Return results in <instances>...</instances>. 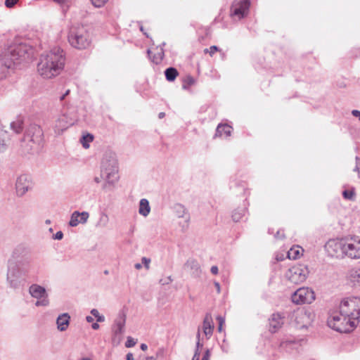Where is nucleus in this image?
<instances>
[{"label":"nucleus","instance_id":"f257e3e1","mask_svg":"<svg viewBox=\"0 0 360 360\" xmlns=\"http://www.w3.org/2000/svg\"><path fill=\"white\" fill-rule=\"evenodd\" d=\"M63 51L56 47L40 56L37 70L44 78L51 79L58 75L65 66Z\"/></svg>","mask_w":360,"mask_h":360},{"label":"nucleus","instance_id":"f03ea898","mask_svg":"<svg viewBox=\"0 0 360 360\" xmlns=\"http://www.w3.org/2000/svg\"><path fill=\"white\" fill-rule=\"evenodd\" d=\"M100 170L101 176L105 179L103 189L111 190L120 180L119 162L115 152L107 149L103 153L100 160Z\"/></svg>","mask_w":360,"mask_h":360},{"label":"nucleus","instance_id":"7ed1b4c3","mask_svg":"<svg viewBox=\"0 0 360 360\" xmlns=\"http://www.w3.org/2000/svg\"><path fill=\"white\" fill-rule=\"evenodd\" d=\"M22 147L27 153H39L44 144V132L41 127L36 124H31L26 129L22 138Z\"/></svg>","mask_w":360,"mask_h":360},{"label":"nucleus","instance_id":"20e7f679","mask_svg":"<svg viewBox=\"0 0 360 360\" xmlns=\"http://www.w3.org/2000/svg\"><path fill=\"white\" fill-rule=\"evenodd\" d=\"M33 55L32 48L26 44H19L10 47L4 55V63L7 69L12 68L18 61L30 60Z\"/></svg>","mask_w":360,"mask_h":360},{"label":"nucleus","instance_id":"39448f33","mask_svg":"<svg viewBox=\"0 0 360 360\" xmlns=\"http://www.w3.org/2000/svg\"><path fill=\"white\" fill-rule=\"evenodd\" d=\"M89 29L88 25L71 27L68 37L70 45L78 49H83L88 47L90 43Z\"/></svg>","mask_w":360,"mask_h":360},{"label":"nucleus","instance_id":"423d86ee","mask_svg":"<svg viewBox=\"0 0 360 360\" xmlns=\"http://www.w3.org/2000/svg\"><path fill=\"white\" fill-rule=\"evenodd\" d=\"M341 316H347L354 321L360 318V297H350L343 299L339 306Z\"/></svg>","mask_w":360,"mask_h":360},{"label":"nucleus","instance_id":"0eeeda50","mask_svg":"<svg viewBox=\"0 0 360 360\" xmlns=\"http://www.w3.org/2000/svg\"><path fill=\"white\" fill-rule=\"evenodd\" d=\"M328 326L340 333H349L352 331L358 324L357 321H354L347 316L335 314L329 318L328 321Z\"/></svg>","mask_w":360,"mask_h":360},{"label":"nucleus","instance_id":"6e6552de","mask_svg":"<svg viewBox=\"0 0 360 360\" xmlns=\"http://www.w3.org/2000/svg\"><path fill=\"white\" fill-rule=\"evenodd\" d=\"M127 314L124 310L119 311L111 327L112 330V343L117 346L123 339V335L125 332Z\"/></svg>","mask_w":360,"mask_h":360},{"label":"nucleus","instance_id":"1a4fd4ad","mask_svg":"<svg viewBox=\"0 0 360 360\" xmlns=\"http://www.w3.org/2000/svg\"><path fill=\"white\" fill-rule=\"evenodd\" d=\"M309 274V270L304 265L300 264L289 269L285 274L287 279L294 284L304 282Z\"/></svg>","mask_w":360,"mask_h":360},{"label":"nucleus","instance_id":"9d476101","mask_svg":"<svg viewBox=\"0 0 360 360\" xmlns=\"http://www.w3.org/2000/svg\"><path fill=\"white\" fill-rule=\"evenodd\" d=\"M296 304H310L315 300V293L309 288H300L291 296Z\"/></svg>","mask_w":360,"mask_h":360},{"label":"nucleus","instance_id":"9b49d317","mask_svg":"<svg viewBox=\"0 0 360 360\" xmlns=\"http://www.w3.org/2000/svg\"><path fill=\"white\" fill-rule=\"evenodd\" d=\"M314 314L309 310L300 309L292 314V319L294 320L297 327L303 328L307 327L313 321Z\"/></svg>","mask_w":360,"mask_h":360},{"label":"nucleus","instance_id":"f8f14e48","mask_svg":"<svg viewBox=\"0 0 360 360\" xmlns=\"http://www.w3.org/2000/svg\"><path fill=\"white\" fill-rule=\"evenodd\" d=\"M345 256L352 259L360 258V237L354 236L345 238Z\"/></svg>","mask_w":360,"mask_h":360},{"label":"nucleus","instance_id":"ddd939ff","mask_svg":"<svg viewBox=\"0 0 360 360\" xmlns=\"http://www.w3.org/2000/svg\"><path fill=\"white\" fill-rule=\"evenodd\" d=\"M345 238L330 240L326 245V250L332 257H342L345 256Z\"/></svg>","mask_w":360,"mask_h":360},{"label":"nucleus","instance_id":"4468645a","mask_svg":"<svg viewBox=\"0 0 360 360\" xmlns=\"http://www.w3.org/2000/svg\"><path fill=\"white\" fill-rule=\"evenodd\" d=\"M29 292L32 297L38 300L35 303L36 306L46 307L49 305L48 295L44 287L37 284H32L29 288Z\"/></svg>","mask_w":360,"mask_h":360},{"label":"nucleus","instance_id":"2eb2a0df","mask_svg":"<svg viewBox=\"0 0 360 360\" xmlns=\"http://www.w3.org/2000/svg\"><path fill=\"white\" fill-rule=\"evenodd\" d=\"M250 3V0H236L231 6V15L243 18L248 12Z\"/></svg>","mask_w":360,"mask_h":360},{"label":"nucleus","instance_id":"dca6fc26","mask_svg":"<svg viewBox=\"0 0 360 360\" xmlns=\"http://www.w3.org/2000/svg\"><path fill=\"white\" fill-rule=\"evenodd\" d=\"M32 187L30 178L26 174H22L18 177L15 183L17 195H24Z\"/></svg>","mask_w":360,"mask_h":360},{"label":"nucleus","instance_id":"f3484780","mask_svg":"<svg viewBox=\"0 0 360 360\" xmlns=\"http://www.w3.org/2000/svg\"><path fill=\"white\" fill-rule=\"evenodd\" d=\"M20 276V271L18 266L15 263H11L8 265L7 272V281L10 286L12 288H17L18 285V279Z\"/></svg>","mask_w":360,"mask_h":360},{"label":"nucleus","instance_id":"a211bd4d","mask_svg":"<svg viewBox=\"0 0 360 360\" xmlns=\"http://www.w3.org/2000/svg\"><path fill=\"white\" fill-rule=\"evenodd\" d=\"M89 217V214L87 212H79V211H75L70 217L69 225L72 227L77 226L79 224H85Z\"/></svg>","mask_w":360,"mask_h":360},{"label":"nucleus","instance_id":"6ab92c4d","mask_svg":"<svg viewBox=\"0 0 360 360\" xmlns=\"http://www.w3.org/2000/svg\"><path fill=\"white\" fill-rule=\"evenodd\" d=\"M269 330L271 333H276L281 328L284 323V316L281 313H274L269 319Z\"/></svg>","mask_w":360,"mask_h":360},{"label":"nucleus","instance_id":"aec40b11","mask_svg":"<svg viewBox=\"0 0 360 360\" xmlns=\"http://www.w3.org/2000/svg\"><path fill=\"white\" fill-rule=\"evenodd\" d=\"M203 333L209 338L213 333L214 323L212 321V317L210 313H207L203 320Z\"/></svg>","mask_w":360,"mask_h":360},{"label":"nucleus","instance_id":"412c9836","mask_svg":"<svg viewBox=\"0 0 360 360\" xmlns=\"http://www.w3.org/2000/svg\"><path fill=\"white\" fill-rule=\"evenodd\" d=\"M70 316L68 313H63L58 316L56 319L57 328L60 331H65L67 330L70 324Z\"/></svg>","mask_w":360,"mask_h":360},{"label":"nucleus","instance_id":"4be33fe9","mask_svg":"<svg viewBox=\"0 0 360 360\" xmlns=\"http://www.w3.org/2000/svg\"><path fill=\"white\" fill-rule=\"evenodd\" d=\"M185 268L190 271L193 277L200 276L201 270L198 262L195 259H188L185 264Z\"/></svg>","mask_w":360,"mask_h":360},{"label":"nucleus","instance_id":"5701e85b","mask_svg":"<svg viewBox=\"0 0 360 360\" xmlns=\"http://www.w3.org/2000/svg\"><path fill=\"white\" fill-rule=\"evenodd\" d=\"M72 123H68L66 117L63 115L60 117L56 122L55 132L60 134L66 129Z\"/></svg>","mask_w":360,"mask_h":360},{"label":"nucleus","instance_id":"b1692460","mask_svg":"<svg viewBox=\"0 0 360 360\" xmlns=\"http://www.w3.org/2000/svg\"><path fill=\"white\" fill-rule=\"evenodd\" d=\"M150 212V206L149 202L146 198H142L139 202V213L146 217Z\"/></svg>","mask_w":360,"mask_h":360},{"label":"nucleus","instance_id":"393cba45","mask_svg":"<svg viewBox=\"0 0 360 360\" xmlns=\"http://www.w3.org/2000/svg\"><path fill=\"white\" fill-rule=\"evenodd\" d=\"M231 133V127L228 124H219L216 129V136L225 135L229 136Z\"/></svg>","mask_w":360,"mask_h":360},{"label":"nucleus","instance_id":"a878e982","mask_svg":"<svg viewBox=\"0 0 360 360\" xmlns=\"http://www.w3.org/2000/svg\"><path fill=\"white\" fill-rule=\"evenodd\" d=\"M165 75L167 80L169 82L174 81L178 75V71L176 68L170 67L165 70Z\"/></svg>","mask_w":360,"mask_h":360},{"label":"nucleus","instance_id":"bb28decb","mask_svg":"<svg viewBox=\"0 0 360 360\" xmlns=\"http://www.w3.org/2000/svg\"><path fill=\"white\" fill-rule=\"evenodd\" d=\"M350 281L354 285H360V269H353L349 275Z\"/></svg>","mask_w":360,"mask_h":360},{"label":"nucleus","instance_id":"cd10ccee","mask_svg":"<svg viewBox=\"0 0 360 360\" xmlns=\"http://www.w3.org/2000/svg\"><path fill=\"white\" fill-rule=\"evenodd\" d=\"M23 122L21 119H17L11 123V128L16 133L19 134L22 131Z\"/></svg>","mask_w":360,"mask_h":360},{"label":"nucleus","instance_id":"c85d7f7f","mask_svg":"<svg viewBox=\"0 0 360 360\" xmlns=\"http://www.w3.org/2000/svg\"><path fill=\"white\" fill-rule=\"evenodd\" d=\"M301 248L300 246L294 247L288 252V257L290 259H296L300 257Z\"/></svg>","mask_w":360,"mask_h":360},{"label":"nucleus","instance_id":"c756f323","mask_svg":"<svg viewBox=\"0 0 360 360\" xmlns=\"http://www.w3.org/2000/svg\"><path fill=\"white\" fill-rule=\"evenodd\" d=\"M174 210L176 213V215L179 218L184 217L185 214H186V210L185 207L179 203L175 204L174 205Z\"/></svg>","mask_w":360,"mask_h":360},{"label":"nucleus","instance_id":"7c9ffc66","mask_svg":"<svg viewBox=\"0 0 360 360\" xmlns=\"http://www.w3.org/2000/svg\"><path fill=\"white\" fill-rule=\"evenodd\" d=\"M109 221L108 216L105 213H101L96 226L99 227H105Z\"/></svg>","mask_w":360,"mask_h":360},{"label":"nucleus","instance_id":"2f4dec72","mask_svg":"<svg viewBox=\"0 0 360 360\" xmlns=\"http://www.w3.org/2000/svg\"><path fill=\"white\" fill-rule=\"evenodd\" d=\"M147 53H148V55L149 58H150V60L154 63H156V64H158L159 63L161 62V60H162V58H163V55H164L162 51L159 52L158 54H154V55H152V52L150 50H148Z\"/></svg>","mask_w":360,"mask_h":360},{"label":"nucleus","instance_id":"473e14b6","mask_svg":"<svg viewBox=\"0 0 360 360\" xmlns=\"http://www.w3.org/2000/svg\"><path fill=\"white\" fill-rule=\"evenodd\" d=\"M245 210L244 208L238 209L233 211L232 214V219L234 221H239L244 216Z\"/></svg>","mask_w":360,"mask_h":360},{"label":"nucleus","instance_id":"72a5a7b5","mask_svg":"<svg viewBox=\"0 0 360 360\" xmlns=\"http://www.w3.org/2000/svg\"><path fill=\"white\" fill-rule=\"evenodd\" d=\"M90 134L86 132L84 134L82 138L80 139V143L82 144L84 148H89L90 145Z\"/></svg>","mask_w":360,"mask_h":360},{"label":"nucleus","instance_id":"f704fd0d","mask_svg":"<svg viewBox=\"0 0 360 360\" xmlns=\"http://www.w3.org/2000/svg\"><path fill=\"white\" fill-rule=\"evenodd\" d=\"M91 315L95 317L97 322L103 323L105 321V316L101 314L99 311L96 309H91Z\"/></svg>","mask_w":360,"mask_h":360},{"label":"nucleus","instance_id":"c9c22d12","mask_svg":"<svg viewBox=\"0 0 360 360\" xmlns=\"http://www.w3.org/2000/svg\"><path fill=\"white\" fill-rule=\"evenodd\" d=\"M193 84H194L193 78L188 76L184 80V84H183V88L187 89L189 86H191Z\"/></svg>","mask_w":360,"mask_h":360},{"label":"nucleus","instance_id":"e433bc0d","mask_svg":"<svg viewBox=\"0 0 360 360\" xmlns=\"http://www.w3.org/2000/svg\"><path fill=\"white\" fill-rule=\"evenodd\" d=\"M342 195L345 199L352 200L354 196V193L353 191L345 190L343 191Z\"/></svg>","mask_w":360,"mask_h":360},{"label":"nucleus","instance_id":"4c0bfd02","mask_svg":"<svg viewBox=\"0 0 360 360\" xmlns=\"http://www.w3.org/2000/svg\"><path fill=\"white\" fill-rule=\"evenodd\" d=\"M108 0H91V4L95 7L100 8L103 6Z\"/></svg>","mask_w":360,"mask_h":360},{"label":"nucleus","instance_id":"58836bf2","mask_svg":"<svg viewBox=\"0 0 360 360\" xmlns=\"http://www.w3.org/2000/svg\"><path fill=\"white\" fill-rule=\"evenodd\" d=\"M136 342L134 338H132L131 337H128L127 340L125 342V347H134L136 345Z\"/></svg>","mask_w":360,"mask_h":360},{"label":"nucleus","instance_id":"ea45409f","mask_svg":"<svg viewBox=\"0 0 360 360\" xmlns=\"http://www.w3.org/2000/svg\"><path fill=\"white\" fill-rule=\"evenodd\" d=\"M217 320L219 322L218 330L219 332H221L222 331V326L224 323V319L223 317L219 316H217Z\"/></svg>","mask_w":360,"mask_h":360},{"label":"nucleus","instance_id":"a19ab883","mask_svg":"<svg viewBox=\"0 0 360 360\" xmlns=\"http://www.w3.org/2000/svg\"><path fill=\"white\" fill-rule=\"evenodd\" d=\"M218 47L217 46H210V49H206L205 50V52H209L210 55L212 56L214 53L218 51Z\"/></svg>","mask_w":360,"mask_h":360},{"label":"nucleus","instance_id":"79ce46f5","mask_svg":"<svg viewBox=\"0 0 360 360\" xmlns=\"http://www.w3.org/2000/svg\"><path fill=\"white\" fill-rule=\"evenodd\" d=\"M141 261H142V263L143 264L145 268L146 269H148L150 268V259L147 257H142Z\"/></svg>","mask_w":360,"mask_h":360},{"label":"nucleus","instance_id":"37998d69","mask_svg":"<svg viewBox=\"0 0 360 360\" xmlns=\"http://www.w3.org/2000/svg\"><path fill=\"white\" fill-rule=\"evenodd\" d=\"M354 170L358 172L359 177L360 178V158L358 157H356V167Z\"/></svg>","mask_w":360,"mask_h":360},{"label":"nucleus","instance_id":"c03bdc74","mask_svg":"<svg viewBox=\"0 0 360 360\" xmlns=\"http://www.w3.org/2000/svg\"><path fill=\"white\" fill-rule=\"evenodd\" d=\"M18 0H6L5 1V5L7 8H12Z\"/></svg>","mask_w":360,"mask_h":360},{"label":"nucleus","instance_id":"a18cd8bd","mask_svg":"<svg viewBox=\"0 0 360 360\" xmlns=\"http://www.w3.org/2000/svg\"><path fill=\"white\" fill-rule=\"evenodd\" d=\"M284 237L285 236L283 230H278L275 235V238L276 239H283Z\"/></svg>","mask_w":360,"mask_h":360},{"label":"nucleus","instance_id":"49530a36","mask_svg":"<svg viewBox=\"0 0 360 360\" xmlns=\"http://www.w3.org/2000/svg\"><path fill=\"white\" fill-rule=\"evenodd\" d=\"M63 238V233L62 231H59L53 235V238L55 240H61Z\"/></svg>","mask_w":360,"mask_h":360},{"label":"nucleus","instance_id":"de8ad7c7","mask_svg":"<svg viewBox=\"0 0 360 360\" xmlns=\"http://www.w3.org/2000/svg\"><path fill=\"white\" fill-rule=\"evenodd\" d=\"M172 281V279L171 278V276H168L165 279H161L160 281V283L162 285H167V284H169V283H171Z\"/></svg>","mask_w":360,"mask_h":360},{"label":"nucleus","instance_id":"09e8293b","mask_svg":"<svg viewBox=\"0 0 360 360\" xmlns=\"http://www.w3.org/2000/svg\"><path fill=\"white\" fill-rule=\"evenodd\" d=\"M210 352L209 349H207L203 354V356L202 358V360H210Z\"/></svg>","mask_w":360,"mask_h":360},{"label":"nucleus","instance_id":"8fccbe9b","mask_svg":"<svg viewBox=\"0 0 360 360\" xmlns=\"http://www.w3.org/2000/svg\"><path fill=\"white\" fill-rule=\"evenodd\" d=\"M210 271L212 274L217 275L219 272L218 267L217 266H212L211 267Z\"/></svg>","mask_w":360,"mask_h":360},{"label":"nucleus","instance_id":"3c124183","mask_svg":"<svg viewBox=\"0 0 360 360\" xmlns=\"http://www.w3.org/2000/svg\"><path fill=\"white\" fill-rule=\"evenodd\" d=\"M352 115L354 117H356L360 120V111L357 110H353L352 111Z\"/></svg>","mask_w":360,"mask_h":360},{"label":"nucleus","instance_id":"603ef678","mask_svg":"<svg viewBox=\"0 0 360 360\" xmlns=\"http://www.w3.org/2000/svg\"><path fill=\"white\" fill-rule=\"evenodd\" d=\"M214 286L216 288L217 293H220V284H219V283L215 281L214 283Z\"/></svg>","mask_w":360,"mask_h":360},{"label":"nucleus","instance_id":"864d4df0","mask_svg":"<svg viewBox=\"0 0 360 360\" xmlns=\"http://www.w3.org/2000/svg\"><path fill=\"white\" fill-rule=\"evenodd\" d=\"M70 94V90L68 89L65 94H63L60 97V101H63L65 98L66 96H68V94Z\"/></svg>","mask_w":360,"mask_h":360},{"label":"nucleus","instance_id":"5fc2aeb1","mask_svg":"<svg viewBox=\"0 0 360 360\" xmlns=\"http://www.w3.org/2000/svg\"><path fill=\"white\" fill-rule=\"evenodd\" d=\"M99 324L97 323H91V328L94 330H98L99 328Z\"/></svg>","mask_w":360,"mask_h":360},{"label":"nucleus","instance_id":"6e6d98bb","mask_svg":"<svg viewBox=\"0 0 360 360\" xmlns=\"http://www.w3.org/2000/svg\"><path fill=\"white\" fill-rule=\"evenodd\" d=\"M53 1L58 3V4L63 5L68 1V0H53Z\"/></svg>","mask_w":360,"mask_h":360},{"label":"nucleus","instance_id":"4d7b16f0","mask_svg":"<svg viewBox=\"0 0 360 360\" xmlns=\"http://www.w3.org/2000/svg\"><path fill=\"white\" fill-rule=\"evenodd\" d=\"M127 360H134V356L131 353H128L126 356Z\"/></svg>","mask_w":360,"mask_h":360},{"label":"nucleus","instance_id":"13d9d810","mask_svg":"<svg viewBox=\"0 0 360 360\" xmlns=\"http://www.w3.org/2000/svg\"><path fill=\"white\" fill-rule=\"evenodd\" d=\"M140 347H141V350H143V351H146L148 349L147 345H146L144 343L141 344Z\"/></svg>","mask_w":360,"mask_h":360},{"label":"nucleus","instance_id":"bf43d9fd","mask_svg":"<svg viewBox=\"0 0 360 360\" xmlns=\"http://www.w3.org/2000/svg\"><path fill=\"white\" fill-rule=\"evenodd\" d=\"M202 344L200 343V340H198L197 342H196V349H200L202 347Z\"/></svg>","mask_w":360,"mask_h":360},{"label":"nucleus","instance_id":"052dcab7","mask_svg":"<svg viewBox=\"0 0 360 360\" xmlns=\"http://www.w3.org/2000/svg\"><path fill=\"white\" fill-rule=\"evenodd\" d=\"M134 267L136 269H141L142 268V265L140 263H136L135 265H134Z\"/></svg>","mask_w":360,"mask_h":360},{"label":"nucleus","instance_id":"680f3d73","mask_svg":"<svg viewBox=\"0 0 360 360\" xmlns=\"http://www.w3.org/2000/svg\"><path fill=\"white\" fill-rule=\"evenodd\" d=\"M192 360H200V356H198V354H194L193 358H192Z\"/></svg>","mask_w":360,"mask_h":360},{"label":"nucleus","instance_id":"e2e57ef3","mask_svg":"<svg viewBox=\"0 0 360 360\" xmlns=\"http://www.w3.org/2000/svg\"><path fill=\"white\" fill-rule=\"evenodd\" d=\"M165 112H160V113H159V115H158V117H159L160 119H162V118H163V117H165Z\"/></svg>","mask_w":360,"mask_h":360},{"label":"nucleus","instance_id":"0e129e2a","mask_svg":"<svg viewBox=\"0 0 360 360\" xmlns=\"http://www.w3.org/2000/svg\"><path fill=\"white\" fill-rule=\"evenodd\" d=\"M94 181H95V182H96V183H99V182H101V178L97 177V176H96V177H95V178H94Z\"/></svg>","mask_w":360,"mask_h":360},{"label":"nucleus","instance_id":"69168bd1","mask_svg":"<svg viewBox=\"0 0 360 360\" xmlns=\"http://www.w3.org/2000/svg\"><path fill=\"white\" fill-rule=\"evenodd\" d=\"M200 330L198 329V333H197V335H196V338H197L198 340H200Z\"/></svg>","mask_w":360,"mask_h":360},{"label":"nucleus","instance_id":"338daca9","mask_svg":"<svg viewBox=\"0 0 360 360\" xmlns=\"http://www.w3.org/2000/svg\"><path fill=\"white\" fill-rule=\"evenodd\" d=\"M198 354V356H200V352L199 349H195L194 354Z\"/></svg>","mask_w":360,"mask_h":360},{"label":"nucleus","instance_id":"774afa93","mask_svg":"<svg viewBox=\"0 0 360 360\" xmlns=\"http://www.w3.org/2000/svg\"><path fill=\"white\" fill-rule=\"evenodd\" d=\"M79 360H90V358L89 357H82V358L79 359Z\"/></svg>","mask_w":360,"mask_h":360}]
</instances>
